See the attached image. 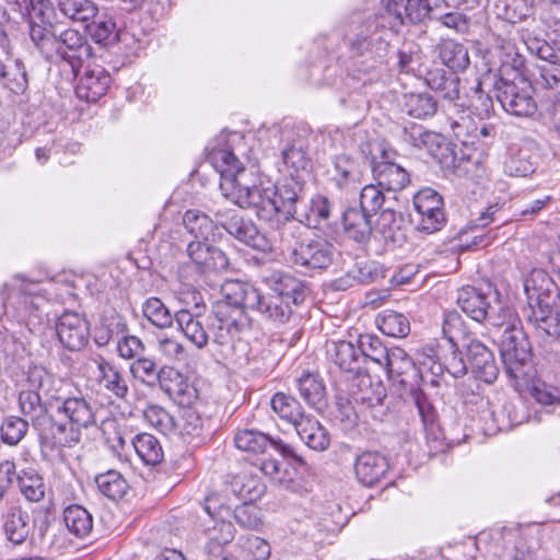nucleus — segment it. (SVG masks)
<instances>
[{
    "label": "nucleus",
    "mask_w": 560,
    "mask_h": 560,
    "mask_svg": "<svg viewBox=\"0 0 560 560\" xmlns=\"http://www.w3.org/2000/svg\"><path fill=\"white\" fill-rule=\"evenodd\" d=\"M442 196L430 187L420 189L413 197V206L420 215L418 230L425 233L440 231L445 224Z\"/></svg>",
    "instance_id": "obj_16"
},
{
    "label": "nucleus",
    "mask_w": 560,
    "mask_h": 560,
    "mask_svg": "<svg viewBox=\"0 0 560 560\" xmlns=\"http://www.w3.org/2000/svg\"><path fill=\"white\" fill-rule=\"evenodd\" d=\"M384 202L385 196L377 183L365 185L362 188L360 194V210L373 215L383 207Z\"/></svg>",
    "instance_id": "obj_63"
},
{
    "label": "nucleus",
    "mask_w": 560,
    "mask_h": 560,
    "mask_svg": "<svg viewBox=\"0 0 560 560\" xmlns=\"http://www.w3.org/2000/svg\"><path fill=\"white\" fill-rule=\"evenodd\" d=\"M28 430V422L21 417L8 416L3 419L0 428V438L4 444L18 445Z\"/></svg>",
    "instance_id": "obj_61"
},
{
    "label": "nucleus",
    "mask_w": 560,
    "mask_h": 560,
    "mask_svg": "<svg viewBox=\"0 0 560 560\" xmlns=\"http://www.w3.org/2000/svg\"><path fill=\"white\" fill-rule=\"evenodd\" d=\"M143 418L154 429L164 435L176 432V419L163 407L149 405L143 410Z\"/></svg>",
    "instance_id": "obj_58"
},
{
    "label": "nucleus",
    "mask_w": 560,
    "mask_h": 560,
    "mask_svg": "<svg viewBox=\"0 0 560 560\" xmlns=\"http://www.w3.org/2000/svg\"><path fill=\"white\" fill-rule=\"evenodd\" d=\"M527 305L522 316L542 340L560 336V288L541 269H534L524 280Z\"/></svg>",
    "instance_id": "obj_3"
},
{
    "label": "nucleus",
    "mask_w": 560,
    "mask_h": 560,
    "mask_svg": "<svg viewBox=\"0 0 560 560\" xmlns=\"http://www.w3.org/2000/svg\"><path fill=\"white\" fill-rule=\"evenodd\" d=\"M59 13L75 23H86L95 19L98 12L93 0H56Z\"/></svg>",
    "instance_id": "obj_36"
},
{
    "label": "nucleus",
    "mask_w": 560,
    "mask_h": 560,
    "mask_svg": "<svg viewBox=\"0 0 560 560\" xmlns=\"http://www.w3.org/2000/svg\"><path fill=\"white\" fill-rule=\"evenodd\" d=\"M26 382L30 386L28 389L40 390L51 401L59 402L61 399L60 388L61 381L55 378L43 366H31L27 371Z\"/></svg>",
    "instance_id": "obj_31"
},
{
    "label": "nucleus",
    "mask_w": 560,
    "mask_h": 560,
    "mask_svg": "<svg viewBox=\"0 0 560 560\" xmlns=\"http://www.w3.org/2000/svg\"><path fill=\"white\" fill-rule=\"evenodd\" d=\"M95 363L98 371V385L115 398L125 399L129 393V386L124 371L103 357H98Z\"/></svg>",
    "instance_id": "obj_26"
},
{
    "label": "nucleus",
    "mask_w": 560,
    "mask_h": 560,
    "mask_svg": "<svg viewBox=\"0 0 560 560\" xmlns=\"http://www.w3.org/2000/svg\"><path fill=\"white\" fill-rule=\"evenodd\" d=\"M334 168L332 179L340 189H347L361 182L362 172L358 161L347 154L336 156Z\"/></svg>",
    "instance_id": "obj_40"
},
{
    "label": "nucleus",
    "mask_w": 560,
    "mask_h": 560,
    "mask_svg": "<svg viewBox=\"0 0 560 560\" xmlns=\"http://www.w3.org/2000/svg\"><path fill=\"white\" fill-rule=\"evenodd\" d=\"M375 323L384 335L393 338H405L410 332L409 318L405 314L393 310H385L380 313Z\"/></svg>",
    "instance_id": "obj_38"
},
{
    "label": "nucleus",
    "mask_w": 560,
    "mask_h": 560,
    "mask_svg": "<svg viewBox=\"0 0 560 560\" xmlns=\"http://www.w3.org/2000/svg\"><path fill=\"white\" fill-rule=\"evenodd\" d=\"M328 359L341 371L361 374V351L347 340H332L326 343Z\"/></svg>",
    "instance_id": "obj_25"
},
{
    "label": "nucleus",
    "mask_w": 560,
    "mask_h": 560,
    "mask_svg": "<svg viewBox=\"0 0 560 560\" xmlns=\"http://www.w3.org/2000/svg\"><path fill=\"white\" fill-rule=\"evenodd\" d=\"M443 337L451 343V347L458 346L459 342L467 343L468 330L462 316L456 311L444 313L442 322Z\"/></svg>",
    "instance_id": "obj_54"
},
{
    "label": "nucleus",
    "mask_w": 560,
    "mask_h": 560,
    "mask_svg": "<svg viewBox=\"0 0 560 560\" xmlns=\"http://www.w3.org/2000/svg\"><path fill=\"white\" fill-rule=\"evenodd\" d=\"M18 485L20 492L30 502H39L45 497L46 486L43 477L33 468L19 472Z\"/></svg>",
    "instance_id": "obj_48"
},
{
    "label": "nucleus",
    "mask_w": 560,
    "mask_h": 560,
    "mask_svg": "<svg viewBox=\"0 0 560 560\" xmlns=\"http://www.w3.org/2000/svg\"><path fill=\"white\" fill-rule=\"evenodd\" d=\"M109 84V73L103 67L95 66L92 69H86L80 78L75 86V94L80 100L95 103L106 94Z\"/></svg>",
    "instance_id": "obj_23"
},
{
    "label": "nucleus",
    "mask_w": 560,
    "mask_h": 560,
    "mask_svg": "<svg viewBox=\"0 0 560 560\" xmlns=\"http://www.w3.org/2000/svg\"><path fill=\"white\" fill-rule=\"evenodd\" d=\"M371 170L374 180L388 191H400L410 182L409 173L401 165L389 161L386 152H383L381 160L371 162Z\"/></svg>",
    "instance_id": "obj_19"
},
{
    "label": "nucleus",
    "mask_w": 560,
    "mask_h": 560,
    "mask_svg": "<svg viewBox=\"0 0 560 560\" xmlns=\"http://www.w3.org/2000/svg\"><path fill=\"white\" fill-rule=\"evenodd\" d=\"M388 467L387 458L378 452H363L354 462L355 477L366 487L378 482L386 475Z\"/></svg>",
    "instance_id": "obj_27"
},
{
    "label": "nucleus",
    "mask_w": 560,
    "mask_h": 560,
    "mask_svg": "<svg viewBox=\"0 0 560 560\" xmlns=\"http://www.w3.org/2000/svg\"><path fill=\"white\" fill-rule=\"evenodd\" d=\"M2 81L14 94L23 93L27 88V73L23 62L14 60L10 65L5 62V73Z\"/></svg>",
    "instance_id": "obj_62"
},
{
    "label": "nucleus",
    "mask_w": 560,
    "mask_h": 560,
    "mask_svg": "<svg viewBox=\"0 0 560 560\" xmlns=\"http://www.w3.org/2000/svg\"><path fill=\"white\" fill-rule=\"evenodd\" d=\"M294 429L310 448L314 451L328 448L330 443L328 432L314 417L306 415L294 425Z\"/></svg>",
    "instance_id": "obj_29"
},
{
    "label": "nucleus",
    "mask_w": 560,
    "mask_h": 560,
    "mask_svg": "<svg viewBox=\"0 0 560 560\" xmlns=\"http://www.w3.org/2000/svg\"><path fill=\"white\" fill-rule=\"evenodd\" d=\"M19 406L21 412L30 418L32 427L37 431L42 453L47 456L49 443L62 442V433L66 432L62 427L51 428L52 417L49 415V408H55V401L47 398V401L43 402L38 392L25 389L19 395Z\"/></svg>",
    "instance_id": "obj_10"
},
{
    "label": "nucleus",
    "mask_w": 560,
    "mask_h": 560,
    "mask_svg": "<svg viewBox=\"0 0 560 560\" xmlns=\"http://www.w3.org/2000/svg\"><path fill=\"white\" fill-rule=\"evenodd\" d=\"M384 18L355 13L349 23V47L353 54L368 60L381 61L388 52L390 35Z\"/></svg>",
    "instance_id": "obj_8"
},
{
    "label": "nucleus",
    "mask_w": 560,
    "mask_h": 560,
    "mask_svg": "<svg viewBox=\"0 0 560 560\" xmlns=\"http://www.w3.org/2000/svg\"><path fill=\"white\" fill-rule=\"evenodd\" d=\"M127 332L128 326L125 318L116 314L103 318L101 325L95 329L94 340L97 346L103 347L108 345L112 339H119Z\"/></svg>",
    "instance_id": "obj_52"
},
{
    "label": "nucleus",
    "mask_w": 560,
    "mask_h": 560,
    "mask_svg": "<svg viewBox=\"0 0 560 560\" xmlns=\"http://www.w3.org/2000/svg\"><path fill=\"white\" fill-rule=\"evenodd\" d=\"M203 432V419L194 409L186 408L176 420V432L184 442L191 443L199 439Z\"/></svg>",
    "instance_id": "obj_49"
},
{
    "label": "nucleus",
    "mask_w": 560,
    "mask_h": 560,
    "mask_svg": "<svg viewBox=\"0 0 560 560\" xmlns=\"http://www.w3.org/2000/svg\"><path fill=\"white\" fill-rule=\"evenodd\" d=\"M536 83L544 89L555 91V97L560 96V63L537 65Z\"/></svg>",
    "instance_id": "obj_64"
},
{
    "label": "nucleus",
    "mask_w": 560,
    "mask_h": 560,
    "mask_svg": "<svg viewBox=\"0 0 560 560\" xmlns=\"http://www.w3.org/2000/svg\"><path fill=\"white\" fill-rule=\"evenodd\" d=\"M175 320L184 336L198 349H202L209 342L207 334L198 314L187 310H180L175 314Z\"/></svg>",
    "instance_id": "obj_34"
},
{
    "label": "nucleus",
    "mask_w": 560,
    "mask_h": 560,
    "mask_svg": "<svg viewBox=\"0 0 560 560\" xmlns=\"http://www.w3.org/2000/svg\"><path fill=\"white\" fill-rule=\"evenodd\" d=\"M139 458L147 465H158L163 459V450L155 436L149 433L137 434L131 440Z\"/></svg>",
    "instance_id": "obj_47"
},
{
    "label": "nucleus",
    "mask_w": 560,
    "mask_h": 560,
    "mask_svg": "<svg viewBox=\"0 0 560 560\" xmlns=\"http://www.w3.org/2000/svg\"><path fill=\"white\" fill-rule=\"evenodd\" d=\"M217 220L230 235L245 245L259 252H268L271 248L270 242L259 232L256 224L238 215L234 210L219 211Z\"/></svg>",
    "instance_id": "obj_15"
},
{
    "label": "nucleus",
    "mask_w": 560,
    "mask_h": 560,
    "mask_svg": "<svg viewBox=\"0 0 560 560\" xmlns=\"http://www.w3.org/2000/svg\"><path fill=\"white\" fill-rule=\"evenodd\" d=\"M264 282L271 294L288 300L289 305H300L306 298L304 283L294 276L283 271H272L264 277Z\"/></svg>",
    "instance_id": "obj_21"
},
{
    "label": "nucleus",
    "mask_w": 560,
    "mask_h": 560,
    "mask_svg": "<svg viewBox=\"0 0 560 560\" xmlns=\"http://www.w3.org/2000/svg\"><path fill=\"white\" fill-rule=\"evenodd\" d=\"M98 490L110 500L121 499L128 491L129 485L117 470H108L95 478Z\"/></svg>",
    "instance_id": "obj_50"
},
{
    "label": "nucleus",
    "mask_w": 560,
    "mask_h": 560,
    "mask_svg": "<svg viewBox=\"0 0 560 560\" xmlns=\"http://www.w3.org/2000/svg\"><path fill=\"white\" fill-rule=\"evenodd\" d=\"M63 522L68 530L78 538L86 537L93 528L91 513L81 505H70L63 511Z\"/></svg>",
    "instance_id": "obj_41"
},
{
    "label": "nucleus",
    "mask_w": 560,
    "mask_h": 560,
    "mask_svg": "<svg viewBox=\"0 0 560 560\" xmlns=\"http://www.w3.org/2000/svg\"><path fill=\"white\" fill-rule=\"evenodd\" d=\"M387 11L395 14L400 23L409 21L412 24H417L423 22L429 16L431 7L428 0H407L404 7L397 2L389 3Z\"/></svg>",
    "instance_id": "obj_43"
},
{
    "label": "nucleus",
    "mask_w": 560,
    "mask_h": 560,
    "mask_svg": "<svg viewBox=\"0 0 560 560\" xmlns=\"http://www.w3.org/2000/svg\"><path fill=\"white\" fill-rule=\"evenodd\" d=\"M438 55L444 66L454 72L465 71L469 63V54L467 47L453 39L442 40L438 47Z\"/></svg>",
    "instance_id": "obj_33"
},
{
    "label": "nucleus",
    "mask_w": 560,
    "mask_h": 560,
    "mask_svg": "<svg viewBox=\"0 0 560 560\" xmlns=\"http://www.w3.org/2000/svg\"><path fill=\"white\" fill-rule=\"evenodd\" d=\"M231 491L244 501H253L264 493V486L259 480L243 471L232 477L230 481Z\"/></svg>",
    "instance_id": "obj_53"
},
{
    "label": "nucleus",
    "mask_w": 560,
    "mask_h": 560,
    "mask_svg": "<svg viewBox=\"0 0 560 560\" xmlns=\"http://www.w3.org/2000/svg\"><path fill=\"white\" fill-rule=\"evenodd\" d=\"M303 182L292 174L277 185L253 184L250 190L244 188L243 195L238 197V207L255 209L259 219L269 222L272 229L280 232L281 225L296 223V203L303 198Z\"/></svg>",
    "instance_id": "obj_2"
},
{
    "label": "nucleus",
    "mask_w": 560,
    "mask_h": 560,
    "mask_svg": "<svg viewBox=\"0 0 560 560\" xmlns=\"http://www.w3.org/2000/svg\"><path fill=\"white\" fill-rule=\"evenodd\" d=\"M497 305L491 304L486 319L499 329L498 342L500 354L508 375L515 380H523L527 375L526 365L530 360L529 343L522 329L514 324L515 314L510 307L502 306L497 300Z\"/></svg>",
    "instance_id": "obj_6"
},
{
    "label": "nucleus",
    "mask_w": 560,
    "mask_h": 560,
    "mask_svg": "<svg viewBox=\"0 0 560 560\" xmlns=\"http://www.w3.org/2000/svg\"><path fill=\"white\" fill-rule=\"evenodd\" d=\"M495 96L502 108L517 117H529L537 110L533 98L534 88L525 77L516 74L515 80L504 78L494 83Z\"/></svg>",
    "instance_id": "obj_12"
},
{
    "label": "nucleus",
    "mask_w": 560,
    "mask_h": 560,
    "mask_svg": "<svg viewBox=\"0 0 560 560\" xmlns=\"http://www.w3.org/2000/svg\"><path fill=\"white\" fill-rule=\"evenodd\" d=\"M234 443L241 451L262 454L270 447L271 438L257 430L244 429L235 434Z\"/></svg>",
    "instance_id": "obj_51"
},
{
    "label": "nucleus",
    "mask_w": 560,
    "mask_h": 560,
    "mask_svg": "<svg viewBox=\"0 0 560 560\" xmlns=\"http://www.w3.org/2000/svg\"><path fill=\"white\" fill-rule=\"evenodd\" d=\"M30 37L46 60L65 61L73 72H77L83 60L91 56L92 48L85 36L73 28L58 31L51 24L31 22Z\"/></svg>",
    "instance_id": "obj_5"
},
{
    "label": "nucleus",
    "mask_w": 560,
    "mask_h": 560,
    "mask_svg": "<svg viewBox=\"0 0 560 560\" xmlns=\"http://www.w3.org/2000/svg\"><path fill=\"white\" fill-rule=\"evenodd\" d=\"M130 373L147 386L154 387L161 382L163 370L159 369L154 360L139 357L131 363Z\"/></svg>",
    "instance_id": "obj_56"
},
{
    "label": "nucleus",
    "mask_w": 560,
    "mask_h": 560,
    "mask_svg": "<svg viewBox=\"0 0 560 560\" xmlns=\"http://www.w3.org/2000/svg\"><path fill=\"white\" fill-rule=\"evenodd\" d=\"M279 236L288 260L303 272L326 270L332 265L334 244L319 236L310 237L308 231L299 223L281 225Z\"/></svg>",
    "instance_id": "obj_4"
},
{
    "label": "nucleus",
    "mask_w": 560,
    "mask_h": 560,
    "mask_svg": "<svg viewBox=\"0 0 560 560\" xmlns=\"http://www.w3.org/2000/svg\"><path fill=\"white\" fill-rule=\"evenodd\" d=\"M495 9L498 16L512 24L524 21L533 11L529 0H500Z\"/></svg>",
    "instance_id": "obj_57"
},
{
    "label": "nucleus",
    "mask_w": 560,
    "mask_h": 560,
    "mask_svg": "<svg viewBox=\"0 0 560 560\" xmlns=\"http://www.w3.org/2000/svg\"><path fill=\"white\" fill-rule=\"evenodd\" d=\"M54 409L57 415L63 416L69 424L52 419L51 428L62 427L66 432L62 433V442L49 443L46 457L62 460L65 450L72 448L80 443L81 430L96 424V409L94 404L83 396H61L60 401L55 402Z\"/></svg>",
    "instance_id": "obj_7"
},
{
    "label": "nucleus",
    "mask_w": 560,
    "mask_h": 560,
    "mask_svg": "<svg viewBox=\"0 0 560 560\" xmlns=\"http://www.w3.org/2000/svg\"><path fill=\"white\" fill-rule=\"evenodd\" d=\"M59 341L71 351L82 349L88 342L89 325L85 318L75 312H65L56 324Z\"/></svg>",
    "instance_id": "obj_18"
},
{
    "label": "nucleus",
    "mask_w": 560,
    "mask_h": 560,
    "mask_svg": "<svg viewBox=\"0 0 560 560\" xmlns=\"http://www.w3.org/2000/svg\"><path fill=\"white\" fill-rule=\"evenodd\" d=\"M300 396L315 409L325 404V385L322 378L314 373H304L296 380Z\"/></svg>",
    "instance_id": "obj_37"
},
{
    "label": "nucleus",
    "mask_w": 560,
    "mask_h": 560,
    "mask_svg": "<svg viewBox=\"0 0 560 560\" xmlns=\"http://www.w3.org/2000/svg\"><path fill=\"white\" fill-rule=\"evenodd\" d=\"M500 49L501 66L499 68V79L497 81H503L504 78L515 80L516 74L525 77L523 73L525 58L518 54L515 45L510 42H504Z\"/></svg>",
    "instance_id": "obj_42"
},
{
    "label": "nucleus",
    "mask_w": 560,
    "mask_h": 560,
    "mask_svg": "<svg viewBox=\"0 0 560 560\" xmlns=\"http://www.w3.org/2000/svg\"><path fill=\"white\" fill-rule=\"evenodd\" d=\"M183 224L192 238L203 241H217L218 238V226L206 213L199 210H187L183 217Z\"/></svg>",
    "instance_id": "obj_32"
},
{
    "label": "nucleus",
    "mask_w": 560,
    "mask_h": 560,
    "mask_svg": "<svg viewBox=\"0 0 560 560\" xmlns=\"http://www.w3.org/2000/svg\"><path fill=\"white\" fill-rule=\"evenodd\" d=\"M217 503L214 498L209 497L203 506L209 516V522L205 523V532L208 537L206 545L208 560H235L225 549V546L232 542L235 537V528L230 521L215 516L213 511L217 509Z\"/></svg>",
    "instance_id": "obj_13"
},
{
    "label": "nucleus",
    "mask_w": 560,
    "mask_h": 560,
    "mask_svg": "<svg viewBox=\"0 0 560 560\" xmlns=\"http://www.w3.org/2000/svg\"><path fill=\"white\" fill-rule=\"evenodd\" d=\"M536 162L527 150L512 153L504 162V172L509 176L526 177L535 172Z\"/></svg>",
    "instance_id": "obj_60"
},
{
    "label": "nucleus",
    "mask_w": 560,
    "mask_h": 560,
    "mask_svg": "<svg viewBox=\"0 0 560 560\" xmlns=\"http://www.w3.org/2000/svg\"><path fill=\"white\" fill-rule=\"evenodd\" d=\"M91 38L105 48H112L117 45L127 33L120 31L116 26V22L112 16L101 15L91 26H89Z\"/></svg>",
    "instance_id": "obj_35"
},
{
    "label": "nucleus",
    "mask_w": 560,
    "mask_h": 560,
    "mask_svg": "<svg viewBox=\"0 0 560 560\" xmlns=\"http://www.w3.org/2000/svg\"><path fill=\"white\" fill-rule=\"evenodd\" d=\"M246 282L232 281L224 287V299L217 301L212 306L213 341L226 347L223 359L230 364L243 366L248 362V345L233 337L250 327V317L247 303L241 293L245 292Z\"/></svg>",
    "instance_id": "obj_1"
},
{
    "label": "nucleus",
    "mask_w": 560,
    "mask_h": 560,
    "mask_svg": "<svg viewBox=\"0 0 560 560\" xmlns=\"http://www.w3.org/2000/svg\"><path fill=\"white\" fill-rule=\"evenodd\" d=\"M466 348L471 372L485 383L491 384L499 375V368L493 353L480 341L469 340L463 345Z\"/></svg>",
    "instance_id": "obj_20"
},
{
    "label": "nucleus",
    "mask_w": 560,
    "mask_h": 560,
    "mask_svg": "<svg viewBox=\"0 0 560 560\" xmlns=\"http://www.w3.org/2000/svg\"><path fill=\"white\" fill-rule=\"evenodd\" d=\"M361 383L365 388H361L354 396L355 402L361 411H369L374 419H382L385 415L384 400L387 397L386 388L381 381L372 382L369 375H363Z\"/></svg>",
    "instance_id": "obj_24"
},
{
    "label": "nucleus",
    "mask_w": 560,
    "mask_h": 560,
    "mask_svg": "<svg viewBox=\"0 0 560 560\" xmlns=\"http://www.w3.org/2000/svg\"><path fill=\"white\" fill-rule=\"evenodd\" d=\"M359 349L361 351V363L364 358H368L384 366L388 362L389 355H392V348H386L378 337L372 335L360 336Z\"/></svg>",
    "instance_id": "obj_59"
},
{
    "label": "nucleus",
    "mask_w": 560,
    "mask_h": 560,
    "mask_svg": "<svg viewBox=\"0 0 560 560\" xmlns=\"http://www.w3.org/2000/svg\"><path fill=\"white\" fill-rule=\"evenodd\" d=\"M270 405L275 413L293 427L306 416L296 398L281 392L272 396Z\"/></svg>",
    "instance_id": "obj_44"
},
{
    "label": "nucleus",
    "mask_w": 560,
    "mask_h": 560,
    "mask_svg": "<svg viewBox=\"0 0 560 560\" xmlns=\"http://www.w3.org/2000/svg\"><path fill=\"white\" fill-rule=\"evenodd\" d=\"M142 313L152 325L160 329L171 327L175 319V315L173 316L165 304L155 296H151L143 302Z\"/></svg>",
    "instance_id": "obj_55"
},
{
    "label": "nucleus",
    "mask_w": 560,
    "mask_h": 560,
    "mask_svg": "<svg viewBox=\"0 0 560 560\" xmlns=\"http://www.w3.org/2000/svg\"><path fill=\"white\" fill-rule=\"evenodd\" d=\"M376 231L385 243L400 246L406 236L400 228V218L392 209H385L378 217Z\"/></svg>",
    "instance_id": "obj_46"
},
{
    "label": "nucleus",
    "mask_w": 560,
    "mask_h": 560,
    "mask_svg": "<svg viewBox=\"0 0 560 560\" xmlns=\"http://www.w3.org/2000/svg\"><path fill=\"white\" fill-rule=\"evenodd\" d=\"M15 281L19 284L4 285L8 290L4 306L15 307L18 319L25 323L30 330H35L44 322L45 299L35 294L37 287L35 282L25 281L19 277L15 278Z\"/></svg>",
    "instance_id": "obj_11"
},
{
    "label": "nucleus",
    "mask_w": 560,
    "mask_h": 560,
    "mask_svg": "<svg viewBox=\"0 0 560 560\" xmlns=\"http://www.w3.org/2000/svg\"><path fill=\"white\" fill-rule=\"evenodd\" d=\"M2 529L13 545H22L31 534L30 514L21 506L12 505L2 514Z\"/></svg>",
    "instance_id": "obj_28"
},
{
    "label": "nucleus",
    "mask_w": 560,
    "mask_h": 560,
    "mask_svg": "<svg viewBox=\"0 0 560 560\" xmlns=\"http://www.w3.org/2000/svg\"><path fill=\"white\" fill-rule=\"evenodd\" d=\"M331 203L324 196H316L311 199L308 210L304 213H298L295 222L301 226L304 224L307 231L310 228H318L323 222H327L331 213Z\"/></svg>",
    "instance_id": "obj_39"
},
{
    "label": "nucleus",
    "mask_w": 560,
    "mask_h": 560,
    "mask_svg": "<svg viewBox=\"0 0 560 560\" xmlns=\"http://www.w3.org/2000/svg\"><path fill=\"white\" fill-rule=\"evenodd\" d=\"M207 161L221 176L220 187L223 195L238 206V197L245 190L243 187L247 190L253 187L254 183L249 178L253 172L247 171L237 159L231 148V140H218V144L209 150Z\"/></svg>",
    "instance_id": "obj_9"
},
{
    "label": "nucleus",
    "mask_w": 560,
    "mask_h": 560,
    "mask_svg": "<svg viewBox=\"0 0 560 560\" xmlns=\"http://www.w3.org/2000/svg\"><path fill=\"white\" fill-rule=\"evenodd\" d=\"M390 354L388 362L384 365L388 378L400 384L405 392L420 386L422 382L421 371L407 352L399 347H394Z\"/></svg>",
    "instance_id": "obj_17"
},
{
    "label": "nucleus",
    "mask_w": 560,
    "mask_h": 560,
    "mask_svg": "<svg viewBox=\"0 0 560 560\" xmlns=\"http://www.w3.org/2000/svg\"><path fill=\"white\" fill-rule=\"evenodd\" d=\"M372 215L358 208H349L343 212V230L347 236L357 243H366L372 235Z\"/></svg>",
    "instance_id": "obj_30"
},
{
    "label": "nucleus",
    "mask_w": 560,
    "mask_h": 560,
    "mask_svg": "<svg viewBox=\"0 0 560 560\" xmlns=\"http://www.w3.org/2000/svg\"><path fill=\"white\" fill-rule=\"evenodd\" d=\"M241 294L252 313L275 326L285 324L292 315V306L289 305L288 300H282L273 294L265 295L248 282H246L245 292Z\"/></svg>",
    "instance_id": "obj_14"
},
{
    "label": "nucleus",
    "mask_w": 560,
    "mask_h": 560,
    "mask_svg": "<svg viewBox=\"0 0 560 560\" xmlns=\"http://www.w3.org/2000/svg\"><path fill=\"white\" fill-rule=\"evenodd\" d=\"M491 300L497 298L492 293H485L475 287H463L457 294V305L471 319L481 323L489 315Z\"/></svg>",
    "instance_id": "obj_22"
},
{
    "label": "nucleus",
    "mask_w": 560,
    "mask_h": 560,
    "mask_svg": "<svg viewBox=\"0 0 560 560\" xmlns=\"http://www.w3.org/2000/svg\"><path fill=\"white\" fill-rule=\"evenodd\" d=\"M404 109L411 117L424 119L435 115L438 102L429 93H409L404 95Z\"/></svg>",
    "instance_id": "obj_45"
}]
</instances>
